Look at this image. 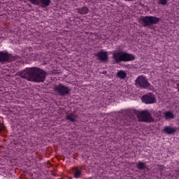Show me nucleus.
Segmentation results:
<instances>
[{
    "instance_id": "nucleus-8",
    "label": "nucleus",
    "mask_w": 179,
    "mask_h": 179,
    "mask_svg": "<svg viewBox=\"0 0 179 179\" xmlns=\"http://www.w3.org/2000/svg\"><path fill=\"white\" fill-rule=\"evenodd\" d=\"M29 1L34 5H38V6H41V8H47L48 6H50V4L51 3V0H29Z\"/></svg>"
},
{
    "instance_id": "nucleus-16",
    "label": "nucleus",
    "mask_w": 179,
    "mask_h": 179,
    "mask_svg": "<svg viewBox=\"0 0 179 179\" xmlns=\"http://www.w3.org/2000/svg\"><path fill=\"white\" fill-rule=\"evenodd\" d=\"M78 13H80V15H86V13H88L89 8L87 7H83L82 8L77 9Z\"/></svg>"
},
{
    "instance_id": "nucleus-17",
    "label": "nucleus",
    "mask_w": 179,
    "mask_h": 179,
    "mask_svg": "<svg viewBox=\"0 0 179 179\" xmlns=\"http://www.w3.org/2000/svg\"><path fill=\"white\" fill-rule=\"evenodd\" d=\"M117 76L120 79H125V78H127V73H125V71H120L117 72Z\"/></svg>"
},
{
    "instance_id": "nucleus-4",
    "label": "nucleus",
    "mask_w": 179,
    "mask_h": 179,
    "mask_svg": "<svg viewBox=\"0 0 179 179\" xmlns=\"http://www.w3.org/2000/svg\"><path fill=\"white\" fill-rule=\"evenodd\" d=\"M55 92L59 94V96H67L71 93V88L63 84H58L53 87Z\"/></svg>"
},
{
    "instance_id": "nucleus-2",
    "label": "nucleus",
    "mask_w": 179,
    "mask_h": 179,
    "mask_svg": "<svg viewBox=\"0 0 179 179\" xmlns=\"http://www.w3.org/2000/svg\"><path fill=\"white\" fill-rule=\"evenodd\" d=\"M113 58L116 63L120 64V62L134 61L135 59V56L124 51H113Z\"/></svg>"
},
{
    "instance_id": "nucleus-11",
    "label": "nucleus",
    "mask_w": 179,
    "mask_h": 179,
    "mask_svg": "<svg viewBox=\"0 0 179 179\" xmlns=\"http://www.w3.org/2000/svg\"><path fill=\"white\" fill-rule=\"evenodd\" d=\"M164 131L165 132V134H167L168 135H173L174 132L177 131V128L166 126L164 129Z\"/></svg>"
},
{
    "instance_id": "nucleus-5",
    "label": "nucleus",
    "mask_w": 179,
    "mask_h": 179,
    "mask_svg": "<svg viewBox=\"0 0 179 179\" xmlns=\"http://www.w3.org/2000/svg\"><path fill=\"white\" fill-rule=\"evenodd\" d=\"M141 21L144 27H146L148 26H152V24H157V23L160 22V18L155 16H145L141 17Z\"/></svg>"
},
{
    "instance_id": "nucleus-9",
    "label": "nucleus",
    "mask_w": 179,
    "mask_h": 179,
    "mask_svg": "<svg viewBox=\"0 0 179 179\" xmlns=\"http://www.w3.org/2000/svg\"><path fill=\"white\" fill-rule=\"evenodd\" d=\"M10 61H13V56L12 55L5 52H0V62L1 64H3V62H10Z\"/></svg>"
},
{
    "instance_id": "nucleus-6",
    "label": "nucleus",
    "mask_w": 179,
    "mask_h": 179,
    "mask_svg": "<svg viewBox=\"0 0 179 179\" xmlns=\"http://www.w3.org/2000/svg\"><path fill=\"white\" fill-rule=\"evenodd\" d=\"M139 121H142L143 122H152L153 121V118L152 117V115L150 113L146 110H142L138 114Z\"/></svg>"
},
{
    "instance_id": "nucleus-10",
    "label": "nucleus",
    "mask_w": 179,
    "mask_h": 179,
    "mask_svg": "<svg viewBox=\"0 0 179 179\" xmlns=\"http://www.w3.org/2000/svg\"><path fill=\"white\" fill-rule=\"evenodd\" d=\"M96 57H98L99 61H103V62H106V61L108 59V54L107 52L103 50L98 52L96 53Z\"/></svg>"
},
{
    "instance_id": "nucleus-20",
    "label": "nucleus",
    "mask_w": 179,
    "mask_h": 179,
    "mask_svg": "<svg viewBox=\"0 0 179 179\" xmlns=\"http://www.w3.org/2000/svg\"><path fill=\"white\" fill-rule=\"evenodd\" d=\"M1 131H2V129L0 128V132H1Z\"/></svg>"
},
{
    "instance_id": "nucleus-3",
    "label": "nucleus",
    "mask_w": 179,
    "mask_h": 179,
    "mask_svg": "<svg viewBox=\"0 0 179 179\" xmlns=\"http://www.w3.org/2000/svg\"><path fill=\"white\" fill-rule=\"evenodd\" d=\"M135 85L137 87H140V89H149L150 87V84L148 78L143 75L137 77L135 80Z\"/></svg>"
},
{
    "instance_id": "nucleus-15",
    "label": "nucleus",
    "mask_w": 179,
    "mask_h": 179,
    "mask_svg": "<svg viewBox=\"0 0 179 179\" xmlns=\"http://www.w3.org/2000/svg\"><path fill=\"white\" fill-rule=\"evenodd\" d=\"M136 167L138 170H145V169H146V163L138 162L136 164Z\"/></svg>"
},
{
    "instance_id": "nucleus-18",
    "label": "nucleus",
    "mask_w": 179,
    "mask_h": 179,
    "mask_svg": "<svg viewBox=\"0 0 179 179\" xmlns=\"http://www.w3.org/2000/svg\"><path fill=\"white\" fill-rule=\"evenodd\" d=\"M167 2H169L167 0H158V3L159 5H167Z\"/></svg>"
},
{
    "instance_id": "nucleus-19",
    "label": "nucleus",
    "mask_w": 179,
    "mask_h": 179,
    "mask_svg": "<svg viewBox=\"0 0 179 179\" xmlns=\"http://www.w3.org/2000/svg\"><path fill=\"white\" fill-rule=\"evenodd\" d=\"M159 170H164V167L163 166H158Z\"/></svg>"
},
{
    "instance_id": "nucleus-14",
    "label": "nucleus",
    "mask_w": 179,
    "mask_h": 179,
    "mask_svg": "<svg viewBox=\"0 0 179 179\" xmlns=\"http://www.w3.org/2000/svg\"><path fill=\"white\" fill-rule=\"evenodd\" d=\"M78 117V115H76V113H73L70 115H68L66 117V120H67L68 121H71V122H75V121H76V118Z\"/></svg>"
},
{
    "instance_id": "nucleus-1",
    "label": "nucleus",
    "mask_w": 179,
    "mask_h": 179,
    "mask_svg": "<svg viewBox=\"0 0 179 179\" xmlns=\"http://www.w3.org/2000/svg\"><path fill=\"white\" fill-rule=\"evenodd\" d=\"M20 76L30 82L40 83L45 80L47 73L37 67H32L20 73Z\"/></svg>"
},
{
    "instance_id": "nucleus-22",
    "label": "nucleus",
    "mask_w": 179,
    "mask_h": 179,
    "mask_svg": "<svg viewBox=\"0 0 179 179\" xmlns=\"http://www.w3.org/2000/svg\"><path fill=\"white\" fill-rule=\"evenodd\" d=\"M20 1H23V0H20Z\"/></svg>"
},
{
    "instance_id": "nucleus-21",
    "label": "nucleus",
    "mask_w": 179,
    "mask_h": 179,
    "mask_svg": "<svg viewBox=\"0 0 179 179\" xmlns=\"http://www.w3.org/2000/svg\"><path fill=\"white\" fill-rule=\"evenodd\" d=\"M125 1H131V0H125Z\"/></svg>"
},
{
    "instance_id": "nucleus-7",
    "label": "nucleus",
    "mask_w": 179,
    "mask_h": 179,
    "mask_svg": "<svg viewBox=\"0 0 179 179\" xmlns=\"http://www.w3.org/2000/svg\"><path fill=\"white\" fill-rule=\"evenodd\" d=\"M141 100L143 103L145 104H153L156 103V98H155V95L152 93H148L142 96Z\"/></svg>"
},
{
    "instance_id": "nucleus-12",
    "label": "nucleus",
    "mask_w": 179,
    "mask_h": 179,
    "mask_svg": "<svg viewBox=\"0 0 179 179\" xmlns=\"http://www.w3.org/2000/svg\"><path fill=\"white\" fill-rule=\"evenodd\" d=\"M163 115L165 120H173L174 118V113L169 110L164 112Z\"/></svg>"
},
{
    "instance_id": "nucleus-13",
    "label": "nucleus",
    "mask_w": 179,
    "mask_h": 179,
    "mask_svg": "<svg viewBox=\"0 0 179 179\" xmlns=\"http://www.w3.org/2000/svg\"><path fill=\"white\" fill-rule=\"evenodd\" d=\"M73 174L75 177V178H80V177L82 176V171L80 169L73 167Z\"/></svg>"
}]
</instances>
